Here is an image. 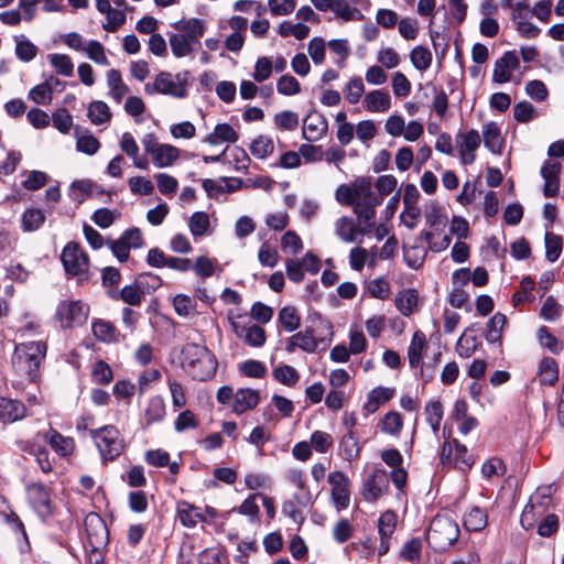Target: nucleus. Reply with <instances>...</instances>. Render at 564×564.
Returning <instances> with one entry per match:
<instances>
[{
    "mask_svg": "<svg viewBox=\"0 0 564 564\" xmlns=\"http://www.w3.org/2000/svg\"><path fill=\"white\" fill-rule=\"evenodd\" d=\"M330 11L344 21L360 20L362 18L360 11L351 7L347 0H334Z\"/></svg>",
    "mask_w": 564,
    "mask_h": 564,
    "instance_id": "obj_50",
    "label": "nucleus"
},
{
    "mask_svg": "<svg viewBox=\"0 0 564 564\" xmlns=\"http://www.w3.org/2000/svg\"><path fill=\"white\" fill-rule=\"evenodd\" d=\"M536 338L540 345L549 349L552 354H560L563 350V344L550 333L546 326H541L536 330Z\"/></svg>",
    "mask_w": 564,
    "mask_h": 564,
    "instance_id": "obj_53",
    "label": "nucleus"
},
{
    "mask_svg": "<svg viewBox=\"0 0 564 564\" xmlns=\"http://www.w3.org/2000/svg\"><path fill=\"white\" fill-rule=\"evenodd\" d=\"M366 178H357L351 185H340L336 191V199L344 205L352 206L360 187L365 184Z\"/></svg>",
    "mask_w": 564,
    "mask_h": 564,
    "instance_id": "obj_42",
    "label": "nucleus"
},
{
    "mask_svg": "<svg viewBox=\"0 0 564 564\" xmlns=\"http://www.w3.org/2000/svg\"><path fill=\"white\" fill-rule=\"evenodd\" d=\"M394 389L386 387H377L367 394V400L362 406V410L367 414H372L379 410V408L390 401L393 398Z\"/></svg>",
    "mask_w": 564,
    "mask_h": 564,
    "instance_id": "obj_26",
    "label": "nucleus"
},
{
    "mask_svg": "<svg viewBox=\"0 0 564 564\" xmlns=\"http://www.w3.org/2000/svg\"><path fill=\"white\" fill-rule=\"evenodd\" d=\"M276 90L283 96H294L301 91V85L294 76L283 75L278 79Z\"/></svg>",
    "mask_w": 564,
    "mask_h": 564,
    "instance_id": "obj_64",
    "label": "nucleus"
},
{
    "mask_svg": "<svg viewBox=\"0 0 564 564\" xmlns=\"http://www.w3.org/2000/svg\"><path fill=\"white\" fill-rule=\"evenodd\" d=\"M520 62L514 52H506L494 64L492 79L495 83L505 84L511 79L512 73L519 68Z\"/></svg>",
    "mask_w": 564,
    "mask_h": 564,
    "instance_id": "obj_14",
    "label": "nucleus"
},
{
    "mask_svg": "<svg viewBox=\"0 0 564 564\" xmlns=\"http://www.w3.org/2000/svg\"><path fill=\"white\" fill-rule=\"evenodd\" d=\"M371 229L366 225L358 227L354 219L343 216L335 221V234L344 242H356L359 241L358 237L370 232Z\"/></svg>",
    "mask_w": 564,
    "mask_h": 564,
    "instance_id": "obj_16",
    "label": "nucleus"
},
{
    "mask_svg": "<svg viewBox=\"0 0 564 564\" xmlns=\"http://www.w3.org/2000/svg\"><path fill=\"white\" fill-rule=\"evenodd\" d=\"M250 153L257 159H265L274 151V143L270 137L258 135L249 147Z\"/></svg>",
    "mask_w": 564,
    "mask_h": 564,
    "instance_id": "obj_46",
    "label": "nucleus"
},
{
    "mask_svg": "<svg viewBox=\"0 0 564 564\" xmlns=\"http://www.w3.org/2000/svg\"><path fill=\"white\" fill-rule=\"evenodd\" d=\"M88 311V307L80 301H62L56 310V318L62 327L69 328L84 323Z\"/></svg>",
    "mask_w": 564,
    "mask_h": 564,
    "instance_id": "obj_8",
    "label": "nucleus"
},
{
    "mask_svg": "<svg viewBox=\"0 0 564 564\" xmlns=\"http://www.w3.org/2000/svg\"><path fill=\"white\" fill-rule=\"evenodd\" d=\"M110 296L113 300H122L124 303L138 306L141 304L142 300L144 299L142 291L140 290V286L134 281L130 285H126L122 288V290L118 292H111Z\"/></svg>",
    "mask_w": 564,
    "mask_h": 564,
    "instance_id": "obj_41",
    "label": "nucleus"
},
{
    "mask_svg": "<svg viewBox=\"0 0 564 564\" xmlns=\"http://www.w3.org/2000/svg\"><path fill=\"white\" fill-rule=\"evenodd\" d=\"M507 324V317L502 313H496L487 323L486 339L489 343H497L501 338L502 329Z\"/></svg>",
    "mask_w": 564,
    "mask_h": 564,
    "instance_id": "obj_49",
    "label": "nucleus"
},
{
    "mask_svg": "<svg viewBox=\"0 0 564 564\" xmlns=\"http://www.w3.org/2000/svg\"><path fill=\"white\" fill-rule=\"evenodd\" d=\"M88 118L96 126L109 122L111 119L109 106L101 100L91 101L88 106Z\"/></svg>",
    "mask_w": 564,
    "mask_h": 564,
    "instance_id": "obj_43",
    "label": "nucleus"
},
{
    "mask_svg": "<svg viewBox=\"0 0 564 564\" xmlns=\"http://www.w3.org/2000/svg\"><path fill=\"white\" fill-rule=\"evenodd\" d=\"M395 306L404 316H410L419 306V294L414 289H406L395 295Z\"/></svg>",
    "mask_w": 564,
    "mask_h": 564,
    "instance_id": "obj_36",
    "label": "nucleus"
},
{
    "mask_svg": "<svg viewBox=\"0 0 564 564\" xmlns=\"http://www.w3.org/2000/svg\"><path fill=\"white\" fill-rule=\"evenodd\" d=\"M45 221V215L43 210L39 208H30L26 209L22 214L21 223L22 230L25 232H31L40 229Z\"/></svg>",
    "mask_w": 564,
    "mask_h": 564,
    "instance_id": "obj_45",
    "label": "nucleus"
},
{
    "mask_svg": "<svg viewBox=\"0 0 564 564\" xmlns=\"http://www.w3.org/2000/svg\"><path fill=\"white\" fill-rule=\"evenodd\" d=\"M45 440L52 449L59 456L66 457L73 454L75 449L74 440L69 436H64L54 429H50L45 433Z\"/></svg>",
    "mask_w": 564,
    "mask_h": 564,
    "instance_id": "obj_22",
    "label": "nucleus"
},
{
    "mask_svg": "<svg viewBox=\"0 0 564 564\" xmlns=\"http://www.w3.org/2000/svg\"><path fill=\"white\" fill-rule=\"evenodd\" d=\"M339 455L347 462L358 458L361 447L355 432H346L338 445Z\"/></svg>",
    "mask_w": 564,
    "mask_h": 564,
    "instance_id": "obj_35",
    "label": "nucleus"
},
{
    "mask_svg": "<svg viewBox=\"0 0 564 564\" xmlns=\"http://www.w3.org/2000/svg\"><path fill=\"white\" fill-rule=\"evenodd\" d=\"M310 443L313 449L324 454L333 447L334 438L329 433L317 430L311 434Z\"/></svg>",
    "mask_w": 564,
    "mask_h": 564,
    "instance_id": "obj_60",
    "label": "nucleus"
},
{
    "mask_svg": "<svg viewBox=\"0 0 564 564\" xmlns=\"http://www.w3.org/2000/svg\"><path fill=\"white\" fill-rule=\"evenodd\" d=\"M57 87L63 89L62 82L58 78L51 76L44 83L34 86L29 91V98L37 105H48L53 99V90Z\"/></svg>",
    "mask_w": 564,
    "mask_h": 564,
    "instance_id": "obj_20",
    "label": "nucleus"
},
{
    "mask_svg": "<svg viewBox=\"0 0 564 564\" xmlns=\"http://www.w3.org/2000/svg\"><path fill=\"white\" fill-rule=\"evenodd\" d=\"M47 345L44 340L21 343L12 355V367L17 375L29 381L39 377L40 367L46 356Z\"/></svg>",
    "mask_w": 564,
    "mask_h": 564,
    "instance_id": "obj_1",
    "label": "nucleus"
},
{
    "mask_svg": "<svg viewBox=\"0 0 564 564\" xmlns=\"http://www.w3.org/2000/svg\"><path fill=\"white\" fill-rule=\"evenodd\" d=\"M389 478L382 469L373 470L365 480L362 496L367 501H376L387 492Z\"/></svg>",
    "mask_w": 564,
    "mask_h": 564,
    "instance_id": "obj_12",
    "label": "nucleus"
},
{
    "mask_svg": "<svg viewBox=\"0 0 564 564\" xmlns=\"http://www.w3.org/2000/svg\"><path fill=\"white\" fill-rule=\"evenodd\" d=\"M432 53L429 48L419 45L410 53V61L413 67L420 72H424L432 65Z\"/></svg>",
    "mask_w": 564,
    "mask_h": 564,
    "instance_id": "obj_48",
    "label": "nucleus"
},
{
    "mask_svg": "<svg viewBox=\"0 0 564 564\" xmlns=\"http://www.w3.org/2000/svg\"><path fill=\"white\" fill-rule=\"evenodd\" d=\"M426 347L425 334L421 330L414 332L408 347V360L411 368H416L422 364V356Z\"/></svg>",
    "mask_w": 564,
    "mask_h": 564,
    "instance_id": "obj_32",
    "label": "nucleus"
},
{
    "mask_svg": "<svg viewBox=\"0 0 564 564\" xmlns=\"http://www.w3.org/2000/svg\"><path fill=\"white\" fill-rule=\"evenodd\" d=\"M297 348L311 354L317 350L318 340L315 338L312 329L299 332L288 338L285 344L286 351L294 352Z\"/></svg>",
    "mask_w": 564,
    "mask_h": 564,
    "instance_id": "obj_19",
    "label": "nucleus"
},
{
    "mask_svg": "<svg viewBox=\"0 0 564 564\" xmlns=\"http://www.w3.org/2000/svg\"><path fill=\"white\" fill-rule=\"evenodd\" d=\"M238 138V132L229 123H218L213 132L203 139V142L209 145H218L223 142L235 143Z\"/></svg>",
    "mask_w": 564,
    "mask_h": 564,
    "instance_id": "obj_28",
    "label": "nucleus"
},
{
    "mask_svg": "<svg viewBox=\"0 0 564 564\" xmlns=\"http://www.w3.org/2000/svg\"><path fill=\"white\" fill-rule=\"evenodd\" d=\"M164 414L165 405L163 400L159 397L150 399L144 413L147 423L158 422L163 419Z\"/></svg>",
    "mask_w": 564,
    "mask_h": 564,
    "instance_id": "obj_62",
    "label": "nucleus"
},
{
    "mask_svg": "<svg viewBox=\"0 0 564 564\" xmlns=\"http://www.w3.org/2000/svg\"><path fill=\"white\" fill-rule=\"evenodd\" d=\"M273 122L280 130L293 131L299 126V115L291 110H283L274 115Z\"/></svg>",
    "mask_w": 564,
    "mask_h": 564,
    "instance_id": "obj_54",
    "label": "nucleus"
},
{
    "mask_svg": "<svg viewBox=\"0 0 564 564\" xmlns=\"http://www.w3.org/2000/svg\"><path fill=\"white\" fill-rule=\"evenodd\" d=\"M273 378L283 386L294 387L300 380L299 371L289 365H281L273 369Z\"/></svg>",
    "mask_w": 564,
    "mask_h": 564,
    "instance_id": "obj_47",
    "label": "nucleus"
},
{
    "mask_svg": "<svg viewBox=\"0 0 564 564\" xmlns=\"http://www.w3.org/2000/svg\"><path fill=\"white\" fill-rule=\"evenodd\" d=\"M106 80L109 88L108 96L117 104H120L129 93V87L123 82L121 73L118 69H109L106 74Z\"/></svg>",
    "mask_w": 564,
    "mask_h": 564,
    "instance_id": "obj_27",
    "label": "nucleus"
},
{
    "mask_svg": "<svg viewBox=\"0 0 564 564\" xmlns=\"http://www.w3.org/2000/svg\"><path fill=\"white\" fill-rule=\"evenodd\" d=\"M424 216L426 224L435 230L444 227L447 220L441 206L436 203H431L425 207Z\"/></svg>",
    "mask_w": 564,
    "mask_h": 564,
    "instance_id": "obj_51",
    "label": "nucleus"
},
{
    "mask_svg": "<svg viewBox=\"0 0 564 564\" xmlns=\"http://www.w3.org/2000/svg\"><path fill=\"white\" fill-rule=\"evenodd\" d=\"M180 155L181 151L178 148L169 143H162L151 155V160L156 167L161 169L173 165L180 159Z\"/></svg>",
    "mask_w": 564,
    "mask_h": 564,
    "instance_id": "obj_30",
    "label": "nucleus"
},
{
    "mask_svg": "<svg viewBox=\"0 0 564 564\" xmlns=\"http://www.w3.org/2000/svg\"><path fill=\"white\" fill-rule=\"evenodd\" d=\"M48 61L51 65L54 67V69L65 76L69 77L73 75L74 72V64L70 59V57L66 54H50Z\"/></svg>",
    "mask_w": 564,
    "mask_h": 564,
    "instance_id": "obj_57",
    "label": "nucleus"
},
{
    "mask_svg": "<svg viewBox=\"0 0 564 564\" xmlns=\"http://www.w3.org/2000/svg\"><path fill=\"white\" fill-rule=\"evenodd\" d=\"M28 498L32 508L41 518H47L53 513V502L44 485L37 482L29 485Z\"/></svg>",
    "mask_w": 564,
    "mask_h": 564,
    "instance_id": "obj_10",
    "label": "nucleus"
},
{
    "mask_svg": "<svg viewBox=\"0 0 564 564\" xmlns=\"http://www.w3.org/2000/svg\"><path fill=\"white\" fill-rule=\"evenodd\" d=\"M561 169L562 164L557 161L549 160L544 162L541 175L544 180L543 194L546 197H553L558 193Z\"/></svg>",
    "mask_w": 564,
    "mask_h": 564,
    "instance_id": "obj_18",
    "label": "nucleus"
},
{
    "mask_svg": "<svg viewBox=\"0 0 564 564\" xmlns=\"http://www.w3.org/2000/svg\"><path fill=\"white\" fill-rule=\"evenodd\" d=\"M61 260L67 274L76 276L79 281L88 280L89 258L77 242L70 241L64 247Z\"/></svg>",
    "mask_w": 564,
    "mask_h": 564,
    "instance_id": "obj_7",
    "label": "nucleus"
},
{
    "mask_svg": "<svg viewBox=\"0 0 564 564\" xmlns=\"http://www.w3.org/2000/svg\"><path fill=\"white\" fill-rule=\"evenodd\" d=\"M481 143L480 134L477 130L471 129L465 133L456 135V145L459 151L462 163L465 165L473 164L476 160V150Z\"/></svg>",
    "mask_w": 564,
    "mask_h": 564,
    "instance_id": "obj_11",
    "label": "nucleus"
},
{
    "mask_svg": "<svg viewBox=\"0 0 564 564\" xmlns=\"http://www.w3.org/2000/svg\"><path fill=\"white\" fill-rule=\"evenodd\" d=\"M536 377L541 384L554 386L558 380V365L554 358L544 357L539 365Z\"/></svg>",
    "mask_w": 564,
    "mask_h": 564,
    "instance_id": "obj_37",
    "label": "nucleus"
},
{
    "mask_svg": "<svg viewBox=\"0 0 564 564\" xmlns=\"http://www.w3.org/2000/svg\"><path fill=\"white\" fill-rule=\"evenodd\" d=\"M279 322L286 332H293L301 325V318L293 306H285L280 310Z\"/></svg>",
    "mask_w": 564,
    "mask_h": 564,
    "instance_id": "obj_52",
    "label": "nucleus"
},
{
    "mask_svg": "<svg viewBox=\"0 0 564 564\" xmlns=\"http://www.w3.org/2000/svg\"><path fill=\"white\" fill-rule=\"evenodd\" d=\"M485 147L494 154H500L503 148V138L496 122H488L482 127Z\"/></svg>",
    "mask_w": 564,
    "mask_h": 564,
    "instance_id": "obj_31",
    "label": "nucleus"
},
{
    "mask_svg": "<svg viewBox=\"0 0 564 564\" xmlns=\"http://www.w3.org/2000/svg\"><path fill=\"white\" fill-rule=\"evenodd\" d=\"M186 86V79L181 74L162 70L153 82L144 85V91L148 95L162 94L181 99L187 96Z\"/></svg>",
    "mask_w": 564,
    "mask_h": 564,
    "instance_id": "obj_5",
    "label": "nucleus"
},
{
    "mask_svg": "<svg viewBox=\"0 0 564 564\" xmlns=\"http://www.w3.org/2000/svg\"><path fill=\"white\" fill-rule=\"evenodd\" d=\"M459 536V528L452 518L437 514L432 520L427 531V542L437 552L448 550Z\"/></svg>",
    "mask_w": 564,
    "mask_h": 564,
    "instance_id": "obj_3",
    "label": "nucleus"
},
{
    "mask_svg": "<svg viewBox=\"0 0 564 564\" xmlns=\"http://www.w3.org/2000/svg\"><path fill=\"white\" fill-rule=\"evenodd\" d=\"M173 306L177 315L182 317H188L196 313V301L185 294L175 295Z\"/></svg>",
    "mask_w": 564,
    "mask_h": 564,
    "instance_id": "obj_55",
    "label": "nucleus"
},
{
    "mask_svg": "<svg viewBox=\"0 0 564 564\" xmlns=\"http://www.w3.org/2000/svg\"><path fill=\"white\" fill-rule=\"evenodd\" d=\"M76 149L87 155L96 154L100 149L99 140L87 130L75 129Z\"/></svg>",
    "mask_w": 564,
    "mask_h": 564,
    "instance_id": "obj_38",
    "label": "nucleus"
},
{
    "mask_svg": "<svg viewBox=\"0 0 564 564\" xmlns=\"http://www.w3.org/2000/svg\"><path fill=\"white\" fill-rule=\"evenodd\" d=\"M217 365L216 357L206 346L188 343L182 349V366L194 380L212 379Z\"/></svg>",
    "mask_w": 564,
    "mask_h": 564,
    "instance_id": "obj_2",
    "label": "nucleus"
},
{
    "mask_svg": "<svg viewBox=\"0 0 564 564\" xmlns=\"http://www.w3.org/2000/svg\"><path fill=\"white\" fill-rule=\"evenodd\" d=\"M89 433L105 464L115 460L121 455L124 443L119 430L115 425H105L99 429L90 430Z\"/></svg>",
    "mask_w": 564,
    "mask_h": 564,
    "instance_id": "obj_4",
    "label": "nucleus"
},
{
    "mask_svg": "<svg viewBox=\"0 0 564 564\" xmlns=\"http://www.w3.org/2000/svg\"><path fill=\"white\" fill-rule=\"evenodd\" d=\"M364 107L369 112H387L391 107V96L384 89H376L366 94Z\"/></svg>",
    "mask_w": 564,
    "mask_h": 564,
    "instance_id": "obj_24",
    "label": "nucleus"
},
{
    "mask_svg": "<svg viewBox=\"0 0 564 564\" xmlns=\"http://www.w3.org/2000/svg\"><path fill=\"white\" fill-rule=\"evenodd\" d=\"M26 406L17 399L0 397V423L12 424L26 416Z\"/></svg>",
    "mask_w": 564,
    "mask_h": 564,
    "instance_id": "obj_17",
    "label": "nucleus"
},
{
    "mask_svg": "<svg viewBox=\"0 0 564 564\" xmlns=\"http://www.w3.org/2000/svg\"><path fill=\"white\" fill-rule=\"evenodd\" d=\"M281 248L284 252L295 256L302 251L303 242L295 231L289 230L281 238Z\"/></svg>",
    "mask_w": 564,
    "mask_h": 564,
    "instance_id": "obj_61",
    "label": "nucleus"
},
{
    "mask_svg": "<svg viewBox=\"0 0 564 564\" xmlns=\"http://www.w3.org/2000/svg\"><path fill=\"white\" fill-rule=\"evenodd\" d=\"M328 122L319 112H310L303 121L302 135L305 140L318 141L327 133Z\"/></svg>",
    "mask_w": 564,
    "mask_h": 564,
    "instance_id": "obj_15",
    "label": "nucleus"
},
{
    "mask_svg": "<svg viewBox=\"0 0 564 564\" xmlns=\"http://www.w3.org/2000/svg\"><path fill=\"white\" fill-rule=\"evenodd\" d=\"M403 425V416L397 411L387 412L379 423L381 432L392 437L400 436Z\"/></svg>",
    "mask_w": 564,
    "mask_h": 564,
    "instance_id": "obj_39",
    "label": "nucleus"
},
{
    "mask_svg": "<svg viewBox=\"0 0 564 564\" xmlns=\"http://www.w3.org/2000/svg\"><path fill=\"white\" fill-rule=\"evenodd\" d=\"M169 43L172 54L177 58L189 56L197 47H199L198 44L192 40L189 41V39L181 32L171 34Z\"/></svg>",
    "mask_w": 564,
    "mask_h": 564,
    "instance_id": "obj_34",
    "label": "nucleus"
},
{
    "mask_svg": "<svg viewBox=\"0 0 564 564\" xmlns=\"http://www.w3.org/2000/svg\"><path fill=\"white\" fill-rule=\"evenodd\" d=\"M173 28L200 46V37L206 31V24L203 20L197 18L181 20L175 22Z\"/></svg>",
    "mask_w": 564,
    "mask_h": 564,
    "instance_id": "obj_23",
    "label": "nucleus"
},
{
    "mask_svg": "<svg viewBox=\"0 0 564 564\" xmlns=\"http://www.w3.org/2000/svg\"><path fill=\"white\" fill-rule=\"evenodd\" d=\"M176 514L180 522L186 528H194L205 520L199 509L187 501L177 502Z\"/></svg>",
    "mask_w": 564,
    "mask_h": 564,
    "instance_id": "obj_29",
    "label": "nucleus"
},
{
    "mask_svg": "<svg viewBox=\"0 0 564 564\" xmlns=\"http://www.w3.org/2000/svg\"><path fill=\"white\" fill-rule=\"evenodd\" d=\"M382 198L371 188V182L366 178L359 193L351 206L359 224H365L368 228L375 226L376 207L381 205Z\"/></svg>",
    "mask_w": 564,
    "mask_h": 564,
    "instance_id": "obj_6",
    "label": "nucleus"
},
{
    "mask_svg": "<svg viewBox=\"0 0 564 564\" xmlns=\"http://www.w3.org/2000/svg\"><path fill=\"white\" fill-rule=\"evenodd\" d=\"M278 32L283 37L294 36L296 40H303L308 36L310 28L302 23L284 21L279 25Z\"/></svg>",
    "mask_w": 564,
    "mask_h": 564,
    "instance_id": "obj_58",
    "label": "nucleus"
},
{
    "mask_svg": "<svg viewBox=\"0 0 564 564\" xmlns=\"http://www.w3.org/2000/svg\"><path fill=\"white\" fill-rule=\"evenodd\" d=\"M188 228L195 239L213 234L210 217L205 212H195L188 219Z\"/></svg>",
    "mask_w": 564,
    "mask_h": 564,
    "instance_id": "obj_33",
    "label": "nucleus"
},
{
    "mask_svg": "<svg viewBox=\"0 0 564 564\" xmlns=\"http://www.w3.org/2000/svg\"><path fill=\"white\" fill-rule=\"evenodd\" d=\"M119 145L121 151L132 159L135 167L141 170L148 169L149 161L145 156L139 154V145L130 132L122 133Z\"/></svg>",
    "mask_w": 564,
    "mask_h": 564,
    "instance_id": "obj_25",
    "label": "nucleus"
},
{
    "mask_svg": "<svg viewBox=\"0 0 564 564\" xmlns=\"http://www.w3.org/2000/svg\"><path fill=\"white\" fill-rule=\"evenodd\" d=\"M512 110L513 118L520 123H528L538 117L536 108L528 101L516 104Z\"/></svg>",
    "mask_w": 564,
    "mask_h": 564,
    "instance_id": "obj_59",
    "label": "nucleus"
},
{
    "mask_svg": "<svg viewBox=\"0 0 564 564\" xmlns=\"http://www.w3.org/2000/svg\"><path fill=\"white\" fill-rule=\"evenodd\" d=\"M15 42V55L22 62H31L37 55L39 48L24 35L14 37Z\"/></svg>",
    "mask_w": 564,
    "mask_h": 564,
    "instance_id": "obj_44",
    "label": "nucleus"
},
{
    "mask_svg": "<svg viewBox=\"0 0 564 564\" xmlns=\"http://www.w3.org/2000/svg\"><path fill=\"white\" fill-rule=\"evenodd\" d=\"M328 482L332 486L330 498L337 511L348 508L350 503V481L348 477L343 471H332L328 475Z\"/></svg>",
    "mask_w": 564,
    "mask_h": 564,
    "instance_id": "obj_9",
    "label": "nucleus"
},
{
    "mask_svg": "<svg viewBox=\"0 0 564 564\" xmlns=\"http://www.w3.org/2000/svg\"><path fill=\"white\" fill-rule=\"evenodd\" d=\"M113 378L110 366L104 361L98 360L91 370V379L97 384H108Z\"/></svg>",
    "mask_w": 564,
    "mask_h": 564,
    "instance_id": "obj_63",
    "label": "nucleus"
},
{
    "mask_svg": "<svg viewBox=\"0 0 564 564\" xmlns=\"http://www.w3.org/2000/svg\"><path fill=\"white\" fill-rule=\"evenodd\" d=\"M365 93V85L359 76L352 77L345 86L344 94L346 100L355 105L357 104Z\"/></svg>",
    "mask_w": 564,
    "mask_h": 564,
    "instance_id": "obj_56",
    "label": "nucleus"
},
{
    "mask_svg": "<svg viewBox=\"0 0 564 564\" xmlns=\"http://www.w3.org/2000/svg\"><path fill=\"white\" fill-rule=\"evenodd\" d=\"M488 524V516L485 509L471 507L464 517V527L468 531H481Z\"/></svg>",
    "mask_w": 564,
    "mask_h": 564,
    "instance_id": "obj_40",
    "label": "nucleus"
},
{
    "mask_svg": "<svg viewBox=\"0 0 564 564\" xmlns=\"http://www.w3.org/2000/svg\"><path fill=\"white\" fill-rule=\"evenodd\" d=\"M398 516L392 510L384 511L378 520V532L380 535V544L378 554L380 556L387 554L390 549V540L395 531Z\"/></svg>",
    "mask_w": 564,
    "mask_h": 564,
    "instance_id": "obj_13",
    "label": "nucleus"
},
{
    "mask_svg": "<svg viewBox=\"0 0 564 564\" xmlns=\"http://www.w3.org/2000/svg\"><path fill=\"white\" fill-rule=\"evenodd\" d=\"M260 402V393L258 390L250 388L238 389L235 393L232 411L236 414L254 409Z\"/></svg>",
    "mask_w": 564,
    "mask_h": 564,
    "instance_id": "obj_21",
    "label": "nucleus"
}]
</instances>
